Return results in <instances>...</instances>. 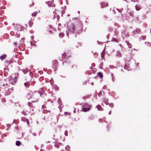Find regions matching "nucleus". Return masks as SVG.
I'll return each mask as SVG.
<instances>
[{
	"instance_id": "obj_1",
	"label": "nucleus",
	"mask_w": 151,
	"mask_h": 151,
	"mask_svg": "<svg viewBox=\"0 0 151 151\" xmlns=\"http://www.w3.org/2000/svg\"><path fill=\"white\" fill-rule=\"evenodd\" d=\"M82 30V26L81 24L76 25L72 23L69 26L68 30V32H71L73 33L75 32H76L78 33L81 32Z\"/></svg>"
},
{
	"instance_id": "obj_2",
	"label": "nucleus",
	"mask_w": 151,
	"mask_h": 151,
	"mask_svg": "<svg viewBox=\"0 0 151 151\" xmlns=\"http://www.w3.org/2000/svg\"><path fill=\"white\" fill-rule=\"evenodd\" d=\"M84 107L83 108L81 111L84 112H86L89 111L91 109V106L87 104H85L83 105Z\"/></svg>"
},
{
	"instance_id": "obj_3",
	"label": "nucleus",
	"mask_w": 151,
	"mask_h": 151,
	"mask_svg": "<svg viewBox=\"0 0 151 151\" xmlns=\"http://www.w3.org/2000/svg\"><path fill=\"white\" fill-rule=\"evenodd\" d=\"M58 64V62L56 60H55L53 61L52 67L55 70L57 68Z\"/></svg>"
},
{
	"instance_id": "obj_4",
	"label": "nucleus",
	"mask_w": 151,
	"mask_h": 151,
	"mask_svg": "<svg viewBox=\"0 0 151 151\" xmlns=\"http://www.w3.org/2000/svg\"><path fill=\"white\" fill-rule=\"evenodd\" d=\"M101 8H103L107 7L108 6V4L106 2H102L101 3Z\"/></svg>"
},
{
	"instance_id": "obj_5",
	"label": "nucleus",
	"mask_w": 151,
	"mask_h": 151,
	"mask_svg": "<svg viewBox=\"0 0 151 151\" xmlns=\"http://www.w3.org/2000/svg\"><path fill=\"white\" fill-rule=\"evenodd\" d=\"M22 121L24 122H26L28 124H29V122L28 120L27 119V118H26L25 117H22Z\"/></svg>"
},
{
	"instance_id": "obj_6",
	"label": "nucleus",
	"mask_w": 151,
	"mask_h": 151,
	"mask_svg": "<svg viewBox=\"0 0 151 151\" xmlns=\"http://www.w3.org/2000/svg\"><path fill=\"white\" fill-rule=\"evenodd\" d=\"M6 57V55L5 54H3L1 56H0V59L3 60H5Z\"/></svg>"
},
{
	"instance_id": "obj_7",
	"label": "nucleus",
	"mask_w": 151,
	"mask_h": 151,
	"mask_svg": "<svg viewBox=\"0 0 151 151\" xmlns=\"http://www.w3.org/2000/svg\"><path fill=\"white\" fill-rule=\"evenodd\" d=\"M62 58H64V59H66L68 58V57L67 56L66 52H64L63 54H62Z\"/></svg>"
},
{
	"instance_id": "obj_8",
	"label": "nucleus",
	"mask_w": 151,
	"mask_h": 151,
	"mask_svg": "<svg viewBox=\"0 0 151 151\" xmlns=\"http://www.w3.org/2000/svg\"><path fill=\"white\" fill-rule=\"evenodd\" d=\"M135 8L137 11H138L141 9V7L140 6H138L136 5L135 6Z\"/></svg>"
},
{
	"instance_id": "obj_9",
	"label": "nucleus",
	"mask_w": 151,
	"mask_h": 151,
	"mask_svg": "<svg viewBox=\"0 0 151 151\" xmlns=\"http://www.w3.org/2000/svg\"><path fill=\"white\" fill-rule=\"evenodd\" d=\"M97 76L101 78H102L103 77L102 74L101 72L98 73Z\"/></svg>"
},
{
	"instance_id": "obj_10",
	"label": "nucleus",
	"mask_w": 151,
	"mask_h": 151,
	"mask_svg": "<svg viewBox=\"0 0 151 151\" xmlns=\"http://www.w3.org/2000/svg\"><path fill=\"white\" fill-rule=\"evenodd\" d=\"M17 76H14V82L15 83H16L17 81V77H18L17 76H18V73H17Z\"/></svg>"
},
{
	"instance_id": "obj_11",
	"label": "nucleus",
	"mask_w": 151,
	"mask_h": 151,
	"mask_svg": "<svg viewBox=\"0 0 151 151\" xmlns=\"http://www.w3.org/2000/svg\"><path fill=\"white\" fill-rule=\"evenodd\" d=\"M60 144L59 142H56L55 144V146L57 148H58L59 147V145Z\"/></svg>"
},
{
	"instance_id": "obj_12",
	"label": "nucleus",
	"mask_w": 151,
	"mask_h": 151,
	"mask_svg": "<svg viewBox=\"0 0 151 151\" xmlns=\"http://www.w3.org/2000/svg\"><path fill=\"white\" fill-rule=\"evenodd\" d=\"M21 144V142L20 141H17L16 142V145L17 146H19Z\"/></svg>"
},
{
	"instance_id": "obj_13",
	"label": "nucleus",
	"mask_w": 151,
	"mask_h": 151,
	"mask_svg": "<svg viewBox=\"0 0 151 151\" xmlns=\"http://www.w3.org/2000/svg\"><path fill=\"white\" fill-rule=\"evenodd\" d=\"M64 36V33H60L59 34V36L61 38L63 37Z\"/></svg>"
},
{
	"instance_id": "obj_14",
	"label": "nucleus",
	"mask_w": 151,
	"mask_h": 151,
	"mask_svg": "<svg viewBox=\"0 0 151 151\" xmlns=\"http://www.w3.org/2000/svg\"><path fill=\"white\" fill-rule=\"evenodd\" d=\"M97 108L98 110H101L102 107L100 105H99L97 106Z\"/></svg>"
},
{
	"instance_id": "obj_15",
	"label": "nucleus",
	"mask_w": 151,
	"mask_h": 151,
	"mask_svg": "<svg viewBox=\"0 0 151 151\" xmlns=\"http://www.w3.org/2000/svg\"><path fill=\"white\" fill-rule=\"evenodd\" d=\"M37 12H33L32 14V15L33 16H35V17L37 14Z\"/></svg>"
},
{
	"instance_id": "obj_16",
	"label": "nucleus",
	"mask_w": 151,
	"mask_h": 151,
	"mask_svg": "<svg viewBox=\"0 0 151 151\" xmlns=\"http://www.w3.org/2000/svg\"><path fill=\"white\" fill-rule=\"evenodd\" d=\"M117 56L118 57H120L122 56V54L119 52H118L117 54Z\"/></svg>"
},
{
	"instance_id": "obj_17",
	"label": "nucleus",
	"mask_w": 151,
	"mask_h": 151,
	"mask_svg": "<svg viewBox=\"0 0 151 151\" xmlns=\"http://www.w3.org/2000/svg\"><path fill=\"white\" fill-rule=\"evenodd\" d=\"M24 84V85L25 86V87L27 88L29 86V84L28 83H25Z\"/></svg>"
},
{
	"instance_id": "obj_18",
	"label": "nucleus",
	"mask_w": 151,
	"mask_h": 151,
	"mask_svg": "<svg viewBox=\"0 0 151 151\" xmlns=\"http://www.w3.org/2000/svg\"><path fill=\"white\" fill-rule=\"evenodd\" d=\"M28 105L30 107H32L33 106L32 104L31 103L29 102L28 103Z\"/></svg>"
},
{
	"instance_id": "obj_19",
	"label": "nucleus",
	"mask_w": 151,
	"mask_h": 151,
	"mask_svg": "<svg viewBox=\"0 0 151 151\" xmlns=\"http://www.w3.org/2000/svg\"><path fill=\"white\" fill-rule=\"evenodd\" d=\"M12 76H11L9 77V80H10V82H11V83L12 84H14V83L13 82H12V81H11V80L12 79Z\"/></svg>"
},
{
	"instance_id": "obj_20",
	"label": "nucleus",
	"mask_w": 151,
	"mask_h": 151,
	"mask_svg": "<svg viewBox=\"0 0 151 151\" xmlns=\"http://www.w3.org/2000/svg\"><path fill=\"white\" fill-rule=\"evenodd\" d=\"M109 106H110L111 107H113L114 105L113 104H109Z\"/></svg>"
},
{
	"instance_id": "obj_21",
	"label": "nucleus",
	"mask_w": 151,
	"mask_h": 151,
	"mask_svg": "<svg viewBox=\"0 0 151 151\" xmlns=\"http://www.w3.org/2000/svg\"><path fill=\"white\" fill-rule=\"evenodd\" d=\"M65 148L66 149L68 150V149H69L70 148V147L69 146H67Z\"/></svg>"
},
{
	"instance_id": "obj_22",
	"label": "nucleus",
	"mask_w": 151,
	"mask_h": 151,
	"mask_svg": "<svg viewBox=\"0 0 151 151\" xmlns=\"http://www.w3.org/2000/svg\"><path fill=\"white\" fill-rule=\"evenodd\" d=\"M16 36L17 37H19L20 36V35L19 34H16Z\"/></svg>"
},
{
	"instance_id": "obj_23",
	"label": "nucleus",
	"mask_w": 151,
	"mask_h": 151,
	"mask_svg": "<svg viewBox=\"0 0 151 151\" xmlns=\"http://www.w3.org/2000/svg\"><path fill=\"white\" fill-rule=\"evenodd\" d=\"M13 44L14 45H17V43L16 42H14V43H13Z\"/></svg>"
},
{
	"instance_id": "obj_24",
	"label": "nucleus",
	"mask_w": 151,
	"mask_h": 151,
	"mask_svg": "<svg viewBox=\"0 0 151 151\" xmlns=\"http://www.w3.org/2000/svg\"><path fill=\"white\" fill-rule=\"evenodd\" d=\"M128 45L130 48H131V45L130 44L128 43Z\"/></svg>"
},
{
	"instance_id": "obj_25",
	"label": "nucleus",
	"mask_w": 151,
	"mask_h": 151,
	"mask_svg": "<svg viewBox=\"0 0 151 151\" xmlns=\"http://www.w3.org/2000/svg\"><path fill=\"white\" fill-rule=\"evenodd\" d=\"M127 67V66L126 65H125L124 66V69H127V68L126 67Z\"/></svg>"
},
{
	"instance_id": "obj_26",
	"label": "nucleus",
	"mask_w": 151,
	"mask_h": 151,
	"mask_svg": "<svg viewBox=\"0 0 151 151\" xmlns=\"http://www.w3.org/2000/svg\"><path fill=\"white\" fill-rule=\"evenodd\" d=\"M129 14H130V16H133V14L131 12H130V13H129Z\"/></svg>"
},
{
	"instance_id": "obj_27",
	"label": "nucleus",
	"mask_w": 151,
	"mask_h": 151,
	"mask_svg": "<svg viewBox=\"0 0 151 151\" xmlns=\"http://www.w3.org/2000/svg\"><path fill=\"white\" fill-rule=\"evenodd\" d=\"M16 120L15 119H14V120H13V122L14 123H15L16 122Z\"/></svg>"
},
{
	"instance_id": "obj_28",
	"label": "nucleus",
	"mask_w": 151,
	"mask_h": 151,
	"mask_svg": "<svg viewBox=\"0 0 151 151\" xmlns=\"http://www.w3.org/2000/svg\"><path fill=\"white\" fill-rule=\"evenodd\" d=\"M101 91H100L99 93L98 94V95H99H99H100V94H101Z\"/></svg>"
},
{
	"instance_id": "obj_29",
	"label": "nucleus",
	"mask_w": 151,
	"mask_h": 151,
	"mask_svg": "<svg viewBox=\"0 0 151 151\" xmlns=\"http://www.w3.org/2000/svg\"><path fill=\"white\" fill-rule=\"evenodd\" d=\"M116 42H117V40H116V39H115V38H114L113 39Z\"/></svg>"
},
{
	"instance_id": "obj_30",
	"label": "nucleus",
	"mask_w": 151,
	"mask_h": 151,
	"mask_svg": "<svg viewBox=\"0 0 151 151\" xmlns=\"http://www.w3.org/2000/svg\"><path fill=\"white\" fill-rule=\"evenodd\" d=\"M14 32H11V34L12 35L13 34H14Z\"/></svg>"
},
{
	"instance_id": "obj_31",
	"label": "nucleus",
	"mask_w": 151,
	"mask_h": 151,
	"mask_svg": "<svg viewBox=\"0 0 151 151\" xmlns=\"http://www.w3.org/2000/svg\"><path fill=\"white\" fill-rule=\"evenodd\" d=\"M111 113V111H110V112H109V114H110Z\"/></svg>"
},
{
	"instance_id": "obj_32",
	"label": "nucleus",
	"mask_w": 151,
	"mask_h": 151,
	"mask_svg": "<svg viewBox=\"0 0 151 151\" xmlns=\"http://www.w3.org/2000/svg\"><path fill=\"white\" fill-rule=\"evenodd\" d=\"M149 45H150V46H151V43H149Z\"/></svg>"
},
{
	"instance_id": "obj_33",
	"label": "nucleus",
	"mask_w": 151,
	"mask_h": 151,
	"mask_svg": "<svg viewBox=\"0 0 151 151\" xmlns=\"http://www.w3.org/2000/svg\"><path fill=\"white\" fill-rule=\"evenodd\" d=\"M44 105H43V106H42V108H44Z\"/></svg>"
},
{
	"instance_id": "obj_34",
	"label": "nucleus",
	"mask_w": 151,
	"mask_h": 151,
	"mask_svg": "<svg viewBox=\"0 0 151 151\" xmlns=\"http://www.w3.org/2000/svg\"><path fill=\"white\" fill-rule=\"evenodd\" d=\"M4 70H6V68H4Z\"/></svg>"
},
{
	"instance_id": "obj_35",
	"label": "nucleus",
	"mask_w": 151,
	"mask_h": 151,
	"mask_svg": "<svg viewBox=\"0 0 151 151\" xmlns=\"http://www.w3.org/2000/svg\"><path fill=\"white\" fill-rule=\"evenodd\" d=\"M107 103H108V102H107V103L106 102V104H108Z\"/></svg>"
},
{
	"instance_id": "obj_36",
	"label": "nucleus",
	"mask_w": 151,
	"mask_h": 151,
	"mask_svg": "<svg viewBox=\"0 0 151 151\" xmlns=\"http://www.w3.org/2000/svg\"><path fill=\"white\" fill-rule=\"evenodd\" d=\"M111 75H112V77H113V74H111Z\"/></svg>"
},
{
	"instance_id": "obj_37",
	"label": "nucleus",
	"mask_w": 151,
	"mask_h": 151,
	"mask_svg": "<svg viewBox=\"0 0 151 151\" xmlns=\"http://www.w3.org/2000/svg\"><path fill=\"white\" fill-rule=\"evenodd\" d=\"M40 151H43V150H40Z\"/></svg>"
},
{
	"instance_id": "obj_38",
	"label": "nucleus",
	"mask_w": 151,
	"mask_h": 151,
	"mask_svg": "<svg viewBox=\"0 0 151 151\" xmlns=\"http://www.w3.org/2000/svg\"><path fill=\"white\" fill-rule=\"evenodd\" d=\"M67 35H68V34H67Z\"/></svg>"
},
{
	"instance_id": "obj_39",
	"label": "nucleus",
	"mask_w": 151,
	"mask_h": 151,
	"mask_svg": "<svg viewBox=\"0 0 151 151\" xmlns=\"http://www.w3.org/2000/svg\"><path fill=\"white\" fill-rule=\"evenodd\" d=\"M6 70H8V69H6Z\"/></svg>"
},
{
	"instance_id": "obj_40",
	"label": "nucleus",
	"mask_w": 151,
	"mask_h": 151,
	"mask_svg": "<svg viewBox=\"0 0 151 151\" xmlns=\"http://www.w3.org/2000/svg\"><path fill=\"white\" fill-rule=\"evenodd\" d=\"M6 70H8V69H6Z\"/></svg>"
}]
</instances>
